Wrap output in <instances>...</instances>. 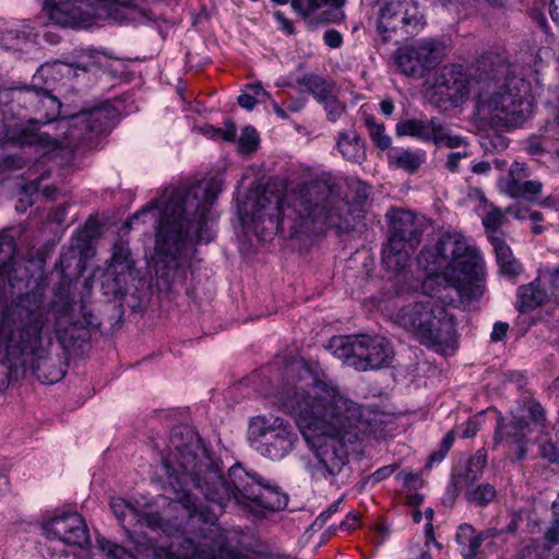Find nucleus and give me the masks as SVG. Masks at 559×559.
Segmentation results:
<instances>
[{
    "mask_svg": "<svg viewBox=\"0 0 559 559\" xmlns=\"http://www.w3.org/2000/svg\"><path fill=\"white\" fill-rule=\"evenodd\" d=\"M394 468L392 465L383 466L379 469H377L374 473L371 474V478L374 481H381L385 478H388L392 473Z\"/></svg>",
    "mask_w": 559,
    "mask_h": 559,
    "instance_id": "bf43d9fd",
    "label": "nucleus"
},
{
    "mask_svg": "<svg viewBox=\"0 0 559 559\" xmlns=\"http://www.w3.org/2000/svg\"><path fill=\"white\" fill-rule=\"evenodd\" d=\"M336 147L343 158L348 162L361 164L366 159L364 142L355 130L340 132Z\"/></svg>",
    "mask_w": 559,
    "mask_h": 559,
    "instance_id": "cd10ccee",
    "label": "nucleus"
},
{
    "mask_svg": "<svg viewBox=\"0 0 559 559\" xmlns=\"http://www.w3.org/2000/svg\"><path fill=\"white\" fill-rule=\"evenodd\" d=\"M504 216L499 209H492L483 218V224L489 235H498V229L502 225Z\"/></svg>",
    "mask_w": 559,
    "mask_h": 559,
    "instance_id": "de8ad7c7",
    "label": "nucleus"
},
{
    "mask_svg": "<svg viewBox=\"0 0 559 559\" xmlns=\"http://www.w3.org/2000/svg\"><path fill=\"white\" fill-rule=\"evenodd\" d=\"M131 277L132 274L107 267L102 281L103 294L112 299L124 297L128 294Z\"/></svg>",
    "mask_w": 559,
    "mask_h": 559,
    "instance_id": "c756f323",
    "label": "nucleus"
},
{
    "mask_svg": "<svg viewBox=\"0 0 559 559\" xmlns=\"http://www.w3.org/2000/svg\"><path fill=\"white\" fill-rule=\"evenodd\" d=\"M394 324L411 332L423 345L441 354L452 352L456 342L455 321L448 309L431 300L414 295L399 297L391 316Z\"/></svg>",
    "mask_w": 559,
    "mask_h": 559,
    "instance_id": "0eeeda50",
    "label": "nucleus"
},
{
    "mask_svg": "<svg viewBox=\"0 0 559 559\" xmlns=\"http://www.w3.org/2000/svg\"><path fill=\"white\" fill-rule=\"evenodd\" d=\"M401 0H390L383 3L377 22V29L380 34L384 35L395 31L401 25Z\"/></svg>",
    "mask_w": 559,
    "mask_h": 559,
    "instance_id": "2f4dec72",
    "label": "nucleus"
},
{
    "mask_svg": "<svg viewBox=\"0 0 559 559\" xmlns=\"http://www.w3.org/2000/svg\"><path fill=\"white\" fill-rule=\"evenodd\" d=\"M480 428V418L479 416H475L466 420L460 431V437L463 439L473 438Z\"/></svg>",
    "mask_w": 559,
    "mask_h": 559,
    "instance_id": "8fccbe9b",
    "label": "nucleus"
},
{
    "mask_svg": "<svg viewBox=\"0 0 559 559\" xmlns=\"http://www.w3.org/2000/svg\"><path fill=\"white\" fill-rule=\"evenodd\" d=\"M340 503H341V500H337V501H334L332 504H330L326 510L322 511L317 516V519L313 522V525L322 527L326 523V521L331 518V515L337 511Z\"/></svg>",
    "mask_w": 559,
    "mask_h": 559,
    "instance_id": "864d4df0",
    "label": "nucleus"
},
{
    "mask_svg": "<svg viewBox=\"0 0 559 559\" xmlns=\"http://www.w3.org/2000/svg\"><path fill=\"white\" fill-rule=\"evenodd\" d=\"M190 518L203 524L193 537L170 546L141 537L134 542L138 554L143 559H247L229 547L225 532L214 523L215 513L206 516L203 511L194 510L190 512Z\"/></svg>",
    "mask_w": 559,
    "mask_h": 559,
    "instance_id": "6e6552de",
    "label": "nucleus"
},
{
    "mask_svg": "<svg viewBox=\"0 0 559 559\" xmlns=\"http://www.w3.org/2000/svg\"><path fill=\"white\" fill-rule=\"evenodd\" d=\"M110 508L123 527H127V525H133L134 520H140V509L138 508V503L117 497L111 499Z\"/></svg>",
    "mask_w": 559,
    "mask_h": 559,
    "instance_id": "e433bc0d",
    "label": "nucleus"
},
{
    "mask_svg": "<svg viewBox=\"0 0 559 559\" xmlns=\"http://www.w3.org/2000/svg\"><path fill=\"white\" fill-rule=\"evenodd\" d=\"M508 329H509L508 323H504L501 321L496 322L493 324V329H492V332L490 335L491 341H493V342L502 341L507 335Z\"/></svg>",
    "mask_w": 559,
    "mask_h": 559,
    "instance_id": "6e6d98bb",
    "label": "nucleus"
},
{
    "mask_svg": "<svg viewBox=\"0 0 559 559\" xmlns=\"http://www.w3.org/2000/svg\"><path fill=\"white\" fill-rule=\"evenodd\" d=\"M396 134L449 148H460L464 144V138L453 134L450 127L438 117L402 120L396 124Z\"/></svg>",
    "mask_w": 559,
    "mask_h": 559,
    "instance_id": "6ab92c4d",
    "label": "nucleus"
},
{
    "mask_svg": "<svg viewBox=\"0 0 559 559\" xmlns=\"http://www.w3.org/2000/svg\"><path fill=\"white\" fill-rule=\"evenodd\" d=\"M235 135H236V127L234 123H229V124H227L225 130H223V129L214 130L213 136H218V138L223 139L224 141H231V140H234Z\"/></svg>",
    "mask_w": 559,
    "mask_h": 559,
    "instance_id": "13d9d810",
    "label": "nucleus"
},
{
    "mask_svg": "<svg viewBox=\"0 0 559 559\" xmlns=\"http://www.w3.org/2000/svg\"><path fill=\"white\" fill-rule=\"evenodd\" d=\"M250 435L255 449L271 460L285 457L298 441L294 427L280 417H255L250 424Z\"/></svg>",
    "mask_w": 559,
    "mask_h": 559,
    "instance_id": "dca6fc26",
    "label": "nucleus"
},
{
    "mask_svg": "<svg viewBox=\"0 0 559 559\" xmlns=\"http://www.w3.org/2000/svg\"><path fill=\"white\" fill-rule=\"evenodd\" d=\"M28 272L22 267V261L15 257V242L12 236L0 234V299L5 294L7 285L14 288Z\"/></svg>",
    "mask_w": 559,
    "mask_h": 559,
    "instance_id": "4be33fe9",
    "label": "nucleus"
},
{
    "mask_svg": "<svg viewBox=\"0 0 559 559\" xmlns=\"http://www.w3.org/2000/svg\"><path fill=\"white\" fill-rule=\"evenodd\" d=\"M344 0H292L293 9L312 24L334 21Z\"/></svg>",
    "mask_w": 559,
    "mask_h": 559,
    "instance_id": "b1692460",
    "label": "nucleus"
},
{
    "mask_svg": "<svg viewBox=\"0 0 559 559\" xmlns=\"http://www.w3.org/2000/svg\"><path fill=\"white\" fill-rule=\"evenodd\" d=\"M321 104L326 111L328 119L333 122L338 120L345 110L344 106L337 100L334 94Z\"/></svg>",
    "mask_w": 559,
    "mask_h": 559,
    "instance_id": "09e8293b",
    "label": "nucleus"
},
{
    "mask_svg": "<svg viewBox=\"0 0 559 559\" xmlns=\"http://www.w3.org/2000/svg\"><path fill=\"white\" fill-rule=\"evenodd\" d=\"M525 177V164L514 162L509 168L508 176L499 180L500 191L511 198L536 201L543 191V183L538 180L523 181Z\"/></svg>",
    "mask_w": 559,
    "mask_h": 559,
    "instance_id": "5701e85b",
    "label": "nucleus"
},
{
    "mask_svg": "<svg viewBox=\"0 0 559 559\" xmlns=\"http://www.w3.org/2000/svg\"><path fill=\"white\" fill-rule=\"evenodd\" d=\"M445 454L447 453L442 450H438V451L431 453V455L429 456L428 463H427V467H432L433 463L441 462L444 459Z\"/></svg>",
    "mask_w": 559,
    "mask_h": 559,
    "instance_id": "69168bd1",
    "label": "nucleus"
},
{
    "mask_svg": "<svg viewBox=\"0 0 559 559\" xmlns=\"http://www.w3.org/2000/svg\"><path fill=\"white\" fill-rule=\"evenodd\" d=\"M97 544L100 551L106 556V559H136L126 548L114 544L106 538H99Z\"/></svg>",
    "mask_w": 559,
    "mask_h": 559,
    "instance_id": "79ce46f5",
    "label": "nucleus"
},
{
    "mask_svg": "<svg viewBox=\"0 0 559 559\" xmlns=\"http://www.w3.org/2000/svg\"><path fill=\"white\" fill-rule=\"evenodd\" d=\"M129 0H53L45 1V10L49 19L62 27H87L94 17L120 15V9L124 8Z\"/></svg>",
    "mask_w": 559,
    "mask_h": 559,
    "instance_id": "ddd939ff",
    "label": "nucleus"
},
{
    "mask_svg": "<svg viewBox=\"0 0 559 559\" xmlns=\"http://www.w3.org/2000/svg\"><path fill=\"white\" fill-rule=\"evenodd\" d=\"M263 99L258 96L251 95L248 91L238 97V104L245 109L252 110L257 103H262Z\"/></svg>",
    "mask_w": 559,
    "mask_h": 559,
    "instance_id": "5fc2aeb1",
    "label": "nucleus"
},
{
    "mask_svg": "<svg viewBox=\"0 0 559 559\" xmlns=\"http://www.w3.org/2000/svg\"><path fill=\"white\" fill-rule=\"evenodd\" d=\"M365 121L372 142L382 151L389 148L391 146V138L385 133L384 126L377 123L371 116L366 117Z\"/></svg>",
    "mask_w": 559,
    "mask_h": 559,
    "instance_id": "a19ab883",
    "label": "nucleus"
},
{
    "mask_svg": "<svg viewBox=\"0 0 559 559\" xmlns=\"http://www.w3.org/2000/svg\"><path fill=\"white\" fill-rule=\"evenodd\" d=\"M297 84L305 86L320 104L334 94L332 85L317 74H307L298 78Z\"/></svg>",
    "mask_w": 559,
    "mask_h": 559,
    "instance_id": "473e14b6",
    "label": "nucleus"
},
{
    "mask_svg": "<svg viewBox=\"0 0 559 559\" xmlns=\"http://www.w3.org/2000/svg\"><path fill=\"white\" fill-rule=\"evenodd\" d=\"M358 522V514L354 512H349L346 520L341 523V527L350 531L354 530Z\"/></svg>",
    "mask_w": 559,
    "mask_h": 559,
    "instance_id": "680f3d73",
    "label": "nucleus"
},
{
    "mask_svg": "<svg viewBox=\"0 0 559 559\" xmlns=\"http://www.w3.org/2000/svg\"><path fill=\"white\" fill-rule=\"evenodd\" d=\"M37 34L29 26L7 29L1 34L0 43L8 50L24 51L34 44Z\"/></svg>",
    "mask_w": 559,
    "mask_h": 559,
    "instance_id": "7c9ffc66",
    "label": "nucleus"
},
{
    "mask_svg": "<svg viewBox=\"0 0 559 559\" xmlns=\"http://www.w3.org/2000/svg\"><path fill=\"white\" fill-rule=\"evenodd\" d=\"M163 467L169 486L175 492L182 493V503L192 511H203L206 516L215 513L218 518L230 500L251 507L262 479L240 464L231 466L225 479L219 461L189 426L173 429L170 453L163 459Z\"/></svg>",
    "mask_w": 559,
    "mask_h": 559,
    "instance_id": "f03ea898",
    "label": "nucleus"
},
{
    "mask_svg": "<svg viewBox=\"0 0 559 559\" xmlns=\"http://www.w3.org/2000/svg\"><path fill=\"white\" fill-rule=\"evenodd\" d=\"M490 531L477 533L469 524H462L456 532V542L464 559H475L484 539L492 537Z\"/></svg>",
    "mask_w": 559,
    "mask_h": 559,
    "instance_id": "a878e982",
    "label": "nucleus"
},
{
    "mask_svg": "<svg viewBox=\"0 0 559 559\" xmlns=\"http://www.w3.org/2000/svg\"><path fill=\"white\" fill-rule=\"evenodd\" d=\"M423 294L437 299L440 306L459 307L478 299L484 290L479 282L443 269L430 273L421 283Z\"/></svg>",
    "mask_w": 559,
    "mask_h": 559,
    "instance_id": "2eb2a0df",
    "label": "nucleus"
},
{
    "mask_svg": "<svg viewBox=\"0 0 559 559\" xmlns=\"http://www.w3.org/2000/svg\"><path fill=\"white\" fill-rule=\"evenodd\" d=\"M13 100L33 111H40L39 103L45 90L37 87H21L13 90Z\"/></svg>",
    "mask_w": 559,
    "mask_h": 559,
    "instance_id": "4c0bfd02",
    "label": "nucleus"
},
{
    "mask_svg": "<svg viewBox=\"0 0 559 559\" xmlns=\"http://www.w3.org/2000/svg\"><path fill=\"white\" fill-rule=\"evenodd\" d=\"M44 530L48 538L58 539L69 546L83 548L90 544L86 523L76 512L63 513L52 518L45 523Z\"/></svg>",
    "mask_w": 559,
    "mask_h": 559,
    "instance_id": "412c9836",
    "label": "nucleus"
},
{
    "mask_svg": "<svg viewBox=\"0 0 559 559\" xmlns=\"http://www.w3.org/2000/svg\"><path fill=\"white\" fill-rule=\"evenodd\" d=\"M503 72L493 75L492 68L486 72L477 93L476 111L479 119L492 127H519L532 114L533 103L525 83L516 78H507L509 66L502 57Z\"/></svg>",
    "mask_w": 559,
    "mask_h": 559,
    "instance_id": "423d86ee",
    "label": "nucleus"
},
{
    "mask_svg": "<svg viewBox=\"0 0 559 559\" xmlns=\"http://www.w3.org/2000/svg\"><path fill=\"white\" fill-rule=\"evenodd\" d=\"M51 310L44 294L32 290L14 298L0 320V390L35 371L45 358L43 338L48 330Z\"/></svg>",
    "mask_w": 559,
    "mask_h": 559,
    "instance_id": "39448f33",
    "label": "nucleus"
},
{
    "mask_svg": "<svg viewBox=\"0 0 559 559\" xmlns=\"http://www.w3.org/2000/svg\"><path fill=\"white\" fill-rule=\"evenodd\" d=\"M40 111L38 118L29 119L28 124H8L0 120V143H11L13 145H46L49 136L46 133H39L38 127L48 124L56 120L60 115L61 103L57 97L45 90L39 103Z\"/></svg>",
    "mask_w": 559,
    "mask_h": 559,
    "instance_id": "f3484780",
    "label": "nucleus"
},
{
    "mask_svg": "<svg viewBox=\"0 0 559 559\" xmlns=\"http://www.w3.org/2000/svg\"><path fill=\"white\" fill-rule=\"evenodd\" d=\"M283 406L296 424L317 462L310 465L314 480L330 483L348 462L347 444L381 436L377 416L344 397L324 379H313L308 388L298 386L283 397Z\"/></svg>",
    "mask_w": 559,
    "mask_h": 559,
    "instance_id": "f257e3e1",
    "label": "nucleus"
},
{
    "mask_svg": "<svg viewBox=\"0 0 559 559\" xmlns=\"http://www.w3.org/2000/svg\"><path fill=\"white\" fill-rule=\"evenodd\" d=\"M62 66H64L67 68H75V69H80L83 71H87L90 63H79L75 61H60V60H56L51 63L47 62L39 67V69L37 70V72L35 74V78L36 76H40V78L48 76L55 68L62 67Z\"/></svg>",
    "mask_w": 559,
    "mask_h": 559,
    "instance_id": "a18cd8bd",
    "label": "nucleus"
},
{
    "mask_svg": "<svg viewBox=\"0 0 559 559\" xmlns=\"http://www.w3.org/2000/svg\"><path fill=\"white\" fill-rule=\"evenodd\" d=\"M259 144V134L253 127L243 128L238 140V150L241 154H250L257 150Z\"/></svg>",
    "mask_w": 559,
    "mask_h": 559,
    "instance_id": "c03bdc74",
    "label": "nucleus"
},
{
    "mask_svg": "<svg viewBox=\"0 0 559 559\" xmlns=\"http://www.w3.org/2000/svg\"><path fill=\"white\" fill-rule=\"evenodd\" d=\"M550 15H551L552 20L559 24V0H551Z\"/></svg>",
    "mask_w": 559,
    "mask_h": 559,
    "instance_id": "774afa93",
    "label": "nucleus"
},
{
    "mask_svg": "<svg viewBox=\"0 0 559 559\" xmlns=\"http://www.w3.org/2000/svg\"><path fill=\"white\" fill-rule=\"evenodd\" d=\"M287 503L288 496L277 485L262 478L251 507L280 511L286 508Z\"/></svg>",
    "mask_w": 559,
    "mask_h": 559,
    "instance_id": "393cba45",
    "label": "nucleus"
},
{
    "mask_svg": "<svg viewBox=\"0 0 559 559\" xmlns=\"http://www.w3.org/2000/svg\"><path fill=\"white\" fill-rule=\"evenodd\" d=\"M350 187L356 189V202L362 203L368 199V187L360 180H353Z\"/></svg>",
    "mask_w": 559,
    "mask_h": 559,
    "instance_id": "4d7b16f0",
    "label": "nucleus"
},
{
    "mask_svg": "<svg viewBox=\"0 0 559 559\" xmlns=\"http://www.w3.org/2000/svg\"><path fill=\"white\" fill-rule=\"evenodd\" d=\"M419 263L426 269L435 265L477 282L484 264L477 250L460 233L442 234L433 248L420 252Z\"/></svg>",
    "mask_w": 559,
    "mask_h": 559,
    "instance_id": "9d476101",
    "label": "nucleus"
},
{
    "mask_svg": "<svg viewBox=\"0 0 559 559\" xmlns=\"http://www.w3.org/2000/svg\"><path fill=\"white\" fill-rule=\"evenodd\" d=\"M537 282L543 284L550 296L555 295L559 290V265L540 270Z\"/></svg>",
    "mask_w": 559,
    "mask_h": 559,
    "instance_id": "37998d69",
    "label": "nucleus"
},
{
    "mask_svg": "<svg viewBox=\"0 0 559 559\" xmlns=\"http://www.w3.org/2000/svg\"><path fill=\"white\" fill-rule=\"evenodd\" d=\"M496 489L490 484H481L473 487L472 484L466 489V498L468 502L485 506L493 500L496 497Z\"/></svg>",
    "mask_w": 559,
    "mask_h": 559,
    "instance_id": "58836bf2",
    "label": "nucleus"
},
{
    "mask_svg": "<svg viewBox=\"0 0 559 559\" xmlns=\"http://www.w3.org/2000/svg\"><path fill=\"white\" fill-rule=\"evenodd\" d=\"M488 239L496 252L500 272L508 276H516L522 272L521 263L514 258L511 248L499 235H489Z\"/></svg>",
    "mask_w": 559,
    "mask_h": 559,
    "instance_id": "c85d7f7f",
    "label": "nucleus"
},
{
    "mask_svg": "<svg viewBox=\"0 0 559 559\" xmlns=\"http://www.w3.org/2000/svg\"><path fill=\"white\" fill-rule=\"evenodd\" d=\"M487 464V452L485 449H479L476 453L468 460L466 466V480L469 483H474L479 479L483 475V471Z\"/></svg>",
    "mask_w": 559,
    "mask_h": 559,
    "instance_id": "ea45409f",
    "label": "nucleus"
},
{
    "mask_svg": "<svg viewBox=\"0 0 559 559\" xmlns=\"http://www.w3.org/2000/svg\"><path fill=\"white\" fill-rule=\"evenodd\" d=\"M248 92L251 93V95L258 96L259 98H262L263 102L269 96L267 92L263 88L261 83H255L247 86Z\"/></svg>",
    "mask_w": 559,
    "mask_h": 559,
    "instance_id": "052dcab7",
    "label": "nucleus"
},
{
    "mask_svg": "<svg viewBox=\"0 0 559 559\" xmlns=\"http://www.w3.org/2000/svg\"><path fill=\"white\" fill-rule=\"evenodd\" d=\"M401 25L407 27L406 33L421 28L425 24L424 14L416 0H401Z\"/></svg>",
    "mask_w": 559,
    "mask_h": 559,
    "instance_id": "72a5a7b5",
    "label": "nucleus"
},
{
    "mask_svg": "<svg viewBox=\"0 0 559 559\" xmlns=\"http://www.w3.org/2000/svg\"><path fill=\"white\" fill-rule=\"evenodd\" d=\"M140 520H134L133 524H144L147 527L156 528L162 524V518L158 513H144L140 511Z\"/></svg>",
    "mask_w": 559,
    "mask_h": 559,
    "instance_id": "3c124183",
    "label": "nucleus"
},
{
    "mask_svg": "<svg viewBox=\"0 0 559 559\" xmlns=\"http://www.w3.org/2000/svg\"><path fill=\"white\" fill-rule=\"evenodd\" d=\"M323 40L330 48H338L343 43V37L338 31L328 29L323 35Z\"/></svg>",
    "mask_w": 559,
    "mask_h": 559,
    "instance_id": "603ef678",
    "label": "nucleus"
},
{
    "mask_svg": "<svg viewBox=\"0 0 559 559\" xmlns=\"http://www.w3.org/2000/svg\"><path fill=\"white\" fill-rule=\"evenodd\" d=\"M116 117L117 110L109 103H103L100 106L73 116L68 122L66 133L68 145L75 148V142L86 140L87 133L99 134L106 132L112 127Z\"/></svg>",
    "mask_w": 559,
    "mask_h": 559,
    "instance_id": "aec40b11",
    "label": "nucleus"
},
{
    "mask_svg": "<svg viewBox=\"0 0 559 559\" xmlns=\"http://www.w3.org/2000/svg\"><path fill=\"white\" fill-rule=\"evenodd\" d=\"M390 237L382 249V263L390 270H403L409 260L411 250L419 242L420 230L411 211L391 210L386 213Z\"/></svg>",
    "mask_w": 559,
    "mask_h": 559,
    "instance_id": "4468645a",
    "label": "nucleus"
},
{
    "mask_svg": "<svg viewBox=\"0 0 559 559\" xmlns=\"http://www.w3.org/2000/svg\"><path fill=\"white\" fill-rule=\"evenodd\" d=\"M333 354L357 370L388 367L394 350L391 343L382 336L347 335L331 340Z\"/></svg>",
    "mask_w": 559,
    "mask_h": 559,
    "instance_id": "f8f14e48",
    "label": "nucleus"
},
{
    "mask_svg": "<svg viewBox=\"0 0 559 559\" xmlns=\"http://www.w3.org/2000/svg\"><path fill=\"white\" fill-rule=\"evenodd\" d=\"M388 156L391 162L396 165V167L402 168L408 173H414L425 162L426 155L421 151L402 150L390 152Z\"/></svg>",
    "mask_w": 559,
    "mask_h": 559,
    "instance_id": "f704fd0d",
    "label": "nucleus"
},
{
    "mask_svg": "<svg viewBox=\"0 0 559 559\" xmlns=\"http://www.w3.org/2000/svg\"><path fill=\"white\" fill-rule=\"evenodd\" d=\"M448 53L447 46L433 38H424L396 52V64L407 76L420 79L438 67Z\"/></svg>",
    "mask_w": 559,
    "mask_h": 559,
    "instance_id": "a211bd4d",
    "label": "nucleus"
},
{
    "mask_svg": "<svg viewBox=\"0 0 559 559\" xmlns=\"http://www.w3.org/2000/svg\"><path fill=\"white\" fill-rule=\"evenodd\" d=\"M545 429L544 409L538 402L531 400L519 406L510 423L498 420L493 443L506 444L512 460L522 461L527 456L528 444L533 440L531 435L537 433L534 438L536 455L551 463H559V447Z\"/></svg>",
    "mask_w": 559,
    "mask_h": 559,
    "instance_id": "1a4fd4ad",
    "label": "nucleus"
},
{
    "mask_svg": "<svg viewBox=\"0 0 559 559\" xmlns=\"http://www.w3.org/2000/svg\"><path fill=\"white\" fill-rule=\"evenodd\" d=\"M461 147H463L462 151L451 152L447 156L444 167L450 173H459L461 169L462 160L468 158L472 155L465 143Z\"/></svg>",
    "mask_w": 559,
    "mask_h": 559,
    "instance_id": "49530a36",
    "label": "nucleus"
},
{
    "mask_svg": "<svg viewBox=\"0 0 559 559\" xmlns=\"http://www.w3.org/2000/svg\"><path fill=\"white\" fill-rule=\"evenodd\" d=\"M221 190L215 179L166 189L160 199L133 216L158 210L154 269L165 288L182 280L185 258L194 241L207 243L214 238L211 207Z\"/></svg>",
    "mask_w": 559,
    "mask_h": 559,
    "instance_id": "7ed1b4c3",
    "label": "nucleus"
},
{
    "mask_svg": "<svg viewBox=\"0 0 559 559\" xmlns=\"http://www.w3.org/2000/svg\"><path fill=\"white\" fill-rule=\"evenodd\" d=\"M130 255L131 252L128 242L123 240L116 241L112 247V254L108 267L132 274L134 262Z\"/></svg>",
    "mask_w": 559,
    "mask_h": 559,
    "instance_id": "c9c22d12",
    "label": "nucleus"
},
{
    "mask_svg": "<svg viewBox=\"0 0 559 559\" xmlns=\"http://www.w3.org/2000/svg\"><path fill=\"white\" fill-rule=\"evenodd\" d=\"M454 441V436L452 432H448L444 438L441 441L440 450L444 451L445 453L449 452Z\"/></svg>",
    "mask_w": 559,
    "mask_h": 559,
    "instance_id": "0e129e2a",
    "label": "nucleus"
},
{
    "mask_svg": "<svg viewBox=\"0 0 559 559\" xmlns=\"http://www.w3.org/2000/svg\"><path fill=\"white\" fill-rule=\"evenodd\" d=\"M490 163L486 160L477 162L472 165V171L477 175H485L490 170Z\"/></svg>",
    "mask_w": 559,
    "mask_h": 559,
    "instance_id": "e2e57ef3",
    "label": "nucleus"
},
{
    "mask_svg": "<svg viewBox=\"0 0 559 559\" xmlns=\"http://www.w3.org/2000/svg\"><path fill=\"white\" fill-rule=\"evenodd\" d=\"M347 203L341 195L338 179L322 173L298 187L283 200L266 191L254 201L252 222L254 229L271 233L289 229L292 235L314 230L318 225L346 229Z\"/></svg>",
    "mask_w": 559,
    "mask_h": 559,
    "instance_id": "20e7f679",
    "label": "nucleus"
},
{
    "mask_svg": "<svg viewBox=\"0 0 559 559\" xmlns=\"http://www.w3.org/2000/svg\"><path fill=\"white\" fill-rule=\"evenodd\" d=\"M489 68L493 75L503 72L502 56L487 52L467 69L461 64L443 67L436 79V87L453 106H459L468 98L472 88L479 92Z\"/></svg>",
    "mask_w": 559,
    "mask_h": 559,
    "instance_id": "9b49d317",
    "label": "nucleus"
},
{
    "mask_svg": "<svg viewBox=\"0 0 559 559\" xmlns=\"http://www.w3.org/2000/svg\"><path fill=\"white\" fill-rule=\"evenodd\" d=\"M548 290L542 283L537 282V277L528 285H523L518 289L516 308L522 313H527L544 305L549 298Z\"/></svg>",
    "mask_w": 559,
    "mask_h": 559,
    "instance_id": "bb28decb",
    "label": "nucleus"
},
{
    "mask_svg": "<svg viewBox=\"0 0 559 559\" xmlns=\"http://www.w3.org/2000/svg\"><path fill=\"white\" fill-rule=\"evenodd\" d=\"M380 109H381V112L384 116H391L393 114V110H394L393 102L390 100V99H383L380 103Z\"/></svg>",
    "mask_w": 559,
    "mask_h": 559,
    "instance_id": "338daca9",
    "label": "nucleus"
}]
</instances>
